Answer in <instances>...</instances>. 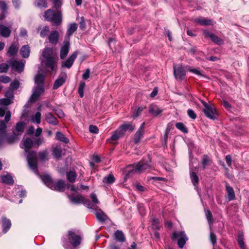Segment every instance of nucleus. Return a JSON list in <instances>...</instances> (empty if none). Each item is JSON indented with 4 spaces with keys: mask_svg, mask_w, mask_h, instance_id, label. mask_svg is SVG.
<instances>
[{
    "mask_svg": "<svg viewBox=\"0 0 249 249\" xmlns=\"http://www.w3.org/2000/svg\"><path fill=\"white\" fill-rule=\"evenodd\" d=\"M33 142L30 138H27L23 142V147L25 152H28V150L33 146ZM27 160L29 167L34 172L37 173V164L36 159V152L35 151H29L27 156Z\"/></svg>",
    "mask_w": 249,
    "mask_h": 249,
    "instance_id": "obj_1",
    "label": "nucleus"
},
{
    "mask_svg": "<svg viewBox=\"0 0 249 249\" xmlns=\"http://www.w3.org/2000/svg\"><path fill=\"white\" fill-rule=\"evenodd\" d=\"M152 226L154 229L159 230L160 226L159 225V220L154 218L152 220Z\"/></svg>",
    "mask_w": 249,
    "mask_h": 249,
    "instance_id": "obj_59",
    "label": "nucleus"
},
{
    "mask_svg": "<svg viewBox=\"0 0 249 249\" xmlns=\"http://www.w3.org/2000/svg\"><path fill=\"white\" fill-rule=\"evenodd\" d=\"M115 181V178L112 174H109L103 178V182L107 183H112Z\"/></svg>",
    "mask_w": 249,
    "mask_h": 249,
    "instance_id": "obj_45",
    "label": "nucleus"
},
{
    "mask_svg": "<svg viewBox=\"0 0 249 249\" xmlns=\"http://www.w3.org/2000/svg\"><path fill=\"white\" fill-rule=\"evenodd\" d=\"M9 65L6 63H2L0 65V73L7 72Z\"/></svg>",
    "mask_w": 249,
    "mask_h": 249,
    "instance_id": "obj_55",
    "label": "nucleus"
},
{
    "mask_svg": "<svg viewBox=\"0 0 249 249\" xmlns=\"http://www.w3.org/2000/svg\"><path fill=\"white\" fill-rule=\"evenodd\" d=\"M65 187V184L64 181L63 180L60 179L56 182H53V185L51 186V189L52 190L62 192L63 191Z\"/></svg>",
    "mask_w": 249,
    "mask_h": 249,
    "instance_id": "obj_15",
    "label": "nucleus"
},
{
    "mask_svg": "<svg viewBox=\"0 0 249 249\" xmlns=\"http://www.w3.org/2000/svg\"><path fill=\"white\" fill-rule=\"evenodd\" d=\"M172 238L173 240H178V247L182 249L188 238L184 231H175L172 233Z\"/></svg>",
    "mask_w": 249,
    "mask_h": 249,
    "instance_id": "obj_5",
    "label": "nucleus"
},
{
    "mask_svg": "<svg viewBox=\"0 0 249 249\" xmlns=\"http://www.w3.org/2000/svg\"><path fill=\"white\" fill-rule=\"evenodd\" d=\"M188 71H189L191 72H193V73L196 74V75L205 77V75H204V74H203L202 73L201 71H199L197 69L188 68Z\"/></svg>",
    "mask_w": 249,
    "mask_h": 249,
    "instance_id": "obj_53",
    "label": "nucleus"
},
{
    "mask_svg": "<svg viewBox=\"0 0 249 249\" xmlns=\"http://www.w3.org/2000/svg\"><path fill=\"white\" fill-rule=\"evenodd\" d=\"M135 125L131 123H124L119 128L121 129V131L123 132V134L124 135L127 130L132 131L135 129Z\"/></svg>",
    "mask_w": 249,
    "mask_h": 249,
    "instance_id": "obj_23",
    "label": "nucleus"
},
{
    "mask_svg": "<svg viewBox=\"0 0 249 249\" xmlns=\"http://www.w3.org/2000/svg\"><path fill=\"white\" fill-rule=\"evenodd\" d=\"M176 127L184 133L188 132V129L185 127V125L182 123H177L176 124Z\"/></svg>",
    "mask_w": 249,
    "mask_h": 249,
    "instance_id": "obj_44",
    "label": "nucleus"
},
{
    "mask_svg": "<svg viewBox=\"0 0 249 249\" xmlns=\"http://www.w3.org/2000/svg\"><path fill=\"white\" fill-rule=\"evenodd\" d=\"M67 78V74L65 72L61 73L55 80L53 89H56L62 86L66 82Z\"/></svg>",
    "mask_w": 249,
    "mask_h": 249,
    "instance_id": "obj_10",
    "label": "nucleus"
},
{
    "mask_svg": "<svg viewBox=\"0 0 249 249\" xmlns=\"http://www.w3.org/2000/svg\"><path fill=\"white\" fill-rule=\"evenodd\" d=\"M206 216L209 224L211 225L213 223V219L212 213L210 210H207L206 212Z\"/></svg>",
    "mask_w": 249,
    "mask_h": 249,
    "instance_id": "obj_52",
    "label": "nucleus"
},
{
    "mask_svg": "<svg viewBox=\"0 0 249 249\" xmlns=\"http://www.w3.org/2000/svg\"><path fill=\"white\" fill-rule=\"evenodd\" d=\"M204 34L207 37H209L214 43L218 45H221L223 43V40L213 33L206 30L204 31Z\"/></svg>",
    "mask_w": 249,
    "mask_h": 249,
    "instance_id": "obj_13",
    "label": "nucleus"
},
{
    "mask_svg": "<svg viewBox=\"0 0 249 249\" xmlns=\"http://www.w3.org/2000/svg\"><path fill=\"white\" fill-rule=\"evenodd\" d=\"M187 114L190 118L193 120L195 119L196 118V113H195L194 110H193L191 109H188Z\"/></svg>",
    "mask_w": 249,
    "mask_h": 249,
    "instance_id": "obj_60",
    "label": "nucleus"
},
{
    "mask_svg": "<svg viewBox=\"0 0 249 249\" xmlns=\"http://www.w3.org/2000/svg\"><path fill=\"white\" fill-rule=\"evenodd\" d=\"M44 91V88L42 85L36 86L33 90V93L29 101L31 102L36 101L42 93Z\"/></svg>",
    "mask_w": 249,
    "mask_h": 249,
    "instance_id": "obj_8",
    "label": "nucleus"
},
{
    "mask_svg": "<svg viewBox=\"0 0 249 249\" xmlns=\"http://www.w3.org/2000/svg\"><path fill=\"white\" fill-rule=\"evenodd\" d=\"M59 33L57 31H53L48 36L49 42L53 45L57 44L59 39Z\"/></svg>",
    "mask_w": 249,
    "mask_h": 249,
    "instance_id": "obj_18",
    "label": "nucleus"
},
{
    "mask_svg": "<svg viewBox=\"0 0 249 249\" xmlns=\"http://www.w3.org/2000/svg\"><path fill=\"white\" fill-rule=\"evenodd\" d=\"M77 54L78 53L77 52L73 53L70 56L67 60L63 61L62 63L61 67L62 68H70L76 58Z\"/></svg>",
    "mask_w": 249,
    "mask_h": 249,
    "instance_id": "obj_11",
    "label": "nucleus"
},
{
    "mask_svg": "<svg viewBox=\"0 0 249 249\" xmlns=\"http://www.w3.org/2000/svg\"><path fill=\"white\" fill-rule=\"evenodd\" d=\"M174 75L176 79L182 80L185 76V71L181 65H175L173 67Z\"/></svg>",
    "mask_w": 249,
    "mask_h": 249,
    "instance_id": "obj_9",
    "label": "nucleus"
},
{
    "mask_svg": "<svg viewBox=\"0 0 249 249\" xmlns=\"http://www.w3.org/2000/svg\"><path fill=\"white\" fill-rule=\"evenodd\" d=\"M67 178L70 182H73L76 178V174L73 171H70L67 174Z\"/></svg>",
    "mask_w": 249,
    "mask_h": 249,
    "instance_id": "obj_42",
    "label": "nucleus"
},
{
    "mask_svg": "<svg viewBox=\"0 0 249 249\" xmlns=\"http://www.w3.org/2000/svg\"><path fill=\"white\" fill-rule=\"evenodd\" d=\"M115 239L117 241L124 242L125 240V236L123 232L121 231H117L114 233Z\"/></svg>",
    "mask_w": 249,
    "mask_h": 249,
    "instance_id": "obj_33",
    "label": "nucleus"
},
{
    "mask_svg": "<svg viewBox=\"0 0 249 249\" xmlns=\"http://www.w3.org/2000/svg\"><path fill=\"white\" fill-rule=\"evenodd\" d=\"M121 131V129L119 127L117 130L114 131L111 137L107 139V141L108 142H111L112 141L118 140L120 138L124 135L123 132Z\"/></svg>",
    "mask_w": 249,
    "mask_h": 249,
    "instance_id": "obj_20",
    "label": "nucleus"
},
{
    "mask_svg": "<svg viewBox=\"0 0 249 249\" xmlns=\"http://www.w3.org/2000/svg\"><path fill=\"white\" fill-rule=\"evenodd\" d=\"M41 113L40 112H37L35 116L32 118L33 122H36L37 124L40 123Z\"/></svg>",
    "mask_w": 249,
    "mask_h": 249,
    "instance_id": "obj_50",
    "label": "nucleus"
},
{
    "mask_svg": "<svg viewBox=\"0 0 249 249\" xmlns=\"http://www.w3.org/2000/svg\"><path fill=\"white\" fill-rule=\"evenodd\" d=\"M203 112L207 117L212 120H214L216 118V110L214 108H213L212 107H210V110H208L207 111L203 110Z\"/></svg>",
    "mask_w": 249,
    "mask_h": 249,
    "instance_id": "obj_22",
    "label": "nucleus"
},
{
    "mask_svg": "<svg viewBox=\"0 0 249 249\" xmlns=\"http://www.w3.org/2000/svg\"><path fill=\"white\" fill-rule=\"evenodd\" d=\"M68 238L69 242L73 247H76L80 245L81 241V237L80 235L75 233L72 231H68Z\"/></svg>",
    "mask_w": 249,
    "mask_h": 249,
    "instance_id": "obj_6",
    "label": "nucleus"
},
{
    "mask_svg": "<svg viewBox=\"0 0 249 249\" xmlns=\"http://www.w3.org/2000/svg\"><path fill=\"white\" fill-rule=\"evenodd\" d=\"M70 48V42L68 41H65L60 50V57L61 59L65 58L67 55Z\"/></svg>",
    "mask_w": 249,
    "mask_h": 249,
    "instance_id": "obj_16",
    "label": "nucleus"
},
{
    "mask_svg": "<svg viewBox=\"0 0 249 249\" xmlns=\"http://www.w3.org/2000/svg\"><path fill=\"white\" fill-rule=\"evenodd\" d=\"M0 33L2 36L8 37L11 33V30L9 27L0 24Z\"/></svg>",
    "mask_w": 249,
    "mask_h": 249,
    "instance_id": "obj_27",
    "label": "nucleus"
},
{
    "mask_svg": "<svg viewBox=\"0 0 249 249\" xmlns=\"http://www.w3.org/2000/svg\"><path fill=\"white\" fill-rule=\"evenodd\" d=\"M12 102L11 99L6 98L0 99V105H1V106L7 107V106L11 104Z\"/></svg>",
    "mask_w": 249,
    "mask_h": 249,
    "instance_id": "obj_49",
    "label": "nucleus"
},
{
    "mask_svg": "<svg viewBox=\"0 0 249 249\" xmlns=\"http://www.w3.org/2000/svg\"><path fill=\"white\" fill-rule=\"evenodd\" d=\"M1 179L2 182L4 183L12 184L14 182L12 176L9 174L2 176L1 177Z\"/></svg>",
    "mask_w": 249,
    "mask_h": 249,
    "instance_id": "obj_39",
    "label": "nucleus"
},
{
    "mask_svg": "<svg viewBox=\"0 0 249 249\" xmlns=\"http://www.w3.org/2000/svg\"><path fill=\"white\" fill-rule=\"evenodd\" d=\"M25 61L23 60L17 61L16 60L10 59L9 61V64L12 69L18 73L21 72L24 68Z\"/></svg>",
    "mask_w": 249,
    "mask_h": 249,
    "instance_id": "obj_7",
    "label": "nucleus"
},
{
    "mask_svg": "<svg viewBox=\"0 0 249 249\" xmlns=\"http://www.w3.org/2000/svg\"><path fill=\"white\" fill-rule=\"evenodd\" d=\"M194 21L200 25L202 26L211 25L213 24V21L212 20L203 17L196 18L195 19Z\"/></svg>",
    "mask_w": 249,
    "mask_h": 249,
    "instance_id": "obj_21",
    "label": "nucleus"
},
{
    "mask_svg": "<svg viewBox=\"0 0 249 249\" xmlns=\"http://www.w3.org/2000/svg\"><path fill=\"white\" fill-rule=\"evenodd\" d=\"M77 25L76 23H71L67 31V35L68 37H70L73 33L77 30Z\"/></svg>",
    "mask_w": 249,
    "mask_h": 249,
    "instance_id": "obj_38",
    "label": "nucleus"
},
{
    "mask_svg": "<svg viewBox=\"0 0 249 249\" xmlns=\"http://www.w3.org/2000/svg\"><path fill=\"white\" fill-rule=\"evenodd\" d=\"M42 56L46 68L50 69L51 71H54L57 67L58 59L53 49L45 48L43 51Z\"/></svg>",
    "mask_w": 249,
    "mask_h": 249,
    "instance_id": "obj_2",
    "label": "nucleus"
},
{
    "mask_svg": "<svg viewBox=\"0 0 249 249\" xmlns=\"http://www.w3.org/2000/svg\"><path fill=\"white\" fill-rule=\"evenodd\" d=\"M37 31L40 32V36L41 37L44 38L46 37L50 32V28L47 26H45L41 28L39 27L37 29Z\"/></svg>",
    "mask_w": 249,
    "mask_h": 249,
    "instance_id": "obj_32",
    "label": "nucleus"
},
{
    "mask_svg": "<svg viewBox=\"0 0 249 249\" xmlns=\"http://www.w3.org/2000/svg\"><path fill=\"white\" fill-rule=\"evenodd\" d=\"M82 203L87 206L88 208H92V205L91 204L90 201L88 199H86L84 198V200L83 201Z\"/></svg>",
    "mask_w": 249,
    "mask_h": 249,
    "instance_id": "obj_64",
    "label": "nucleus"
},
{
    "mask_svg": "<svg viewBox=\"0 0 249 249\" xmlns=\"http://www.w3.org/2000/svg\"><path fill=\"white\" fill-rule=\"evenodd\" d=\"M226 189L229 201L233 200L235 198V195L233 188L230 186L227 183L226 184Z\"/></svg>",
    "mask_w": 249,
    "mask_h": 249,
    "instance_id": "obj_24",
    "label": "nucleus"
},
{
    "mask_svg": "<svg viewBox=\"0 0 249 249\" xmlns=\"http://www.w3.org/2000/svg\"><path fill=\"white\" fill-rule=\"evenodd\" d=\"M45 120L47 123L53 125H56L58 123L57 118L50 112L46 113Z\"/></svg>",
    "mask_w": 249,
    "mask_h": 249,
    "instance_id": "obj_19",
    "label": "nucleus"
},
{
    "mask_svg": "<svg viewBox=\"0 0 249 249\" xmlns=\"http://www.w3.org/2000/svg\"><path fill=\"white\" fill-rule=\"evenodd\" d=\"M56 138L58 141L65 143H68L69 142V139L66 137L61 132H56Z\"/></svg>",
    "mask_w": 249,
    "mask_h": 249,
    "instance_id": "obj_36",
    "label": "nucleus"
},
{
    "mask_svg": "<svg viewBox=\"0 0 249 249\" xmlns=\"http://www.w3.org/2000/svg\"><path fill=\"white\" fill-rule=\"evenodd\" d=\"M210 161V158L206 155H204L203 157L202 160V164L203 167L205 168L207 165H208Z\"/></svg>",
    "mask_w": 249,
    "mask_h": 249,
    "instance_id": "obj_51",
    "label": "nucleus"
},
{
    "mask_svg": "<svg viewBox=\"0 0 249 249\" xmlns=\"http://www.w3.org/2000/svg\"><path fill=\"white\" fill-rule=\"evenodd\" d=\"M52 154L55 159H59L62 156V150L59 146H53Z\"/></svg>",
    "mask_w": 249,
    "mask_h": 249,
    "instance_id": "obj_25",
    "label": "nucleus"
},
{
    "mask_svg": "<svg viewBox=\"0 0 249 249\" xmlns=\"http://www.w3.org/2000/svg\"><path fill=\"white\" fill-rule=\"evenodd\" d=\"M44 18L46 20L55 25H59L62 22V14L59 10L56 11L51 9L47 10L44 13Z\"/></svg>",
    "mask_w": 249,
    "mask_h": 249,
    "instance_id": "obj_3",
    "label": "nucleus"
},
{
    "mask_svg": "<svg viewBox=\"0 0 249 249\" xmlns=\"http://www.w3.org/2000/svg\"><path fill=\"white\" fill-rule=\"evenodd\" d=\"M71 202L74 204L82 203L84 197L81 195L77 196H68Z\"/></svg>",
    "mask_w": 249,
    "mask_h": 249,
    "instance_id": "obj_29",
    "label": "nucleus"
},
{
    "mask_svg": "<svg viewBox=\"0 0 249 249\" xmlns=\"http://www.w3.org/2000/svg\"><path fill=\"white\" fill-rule=\"evenodd\" d=\"M144 134V132L138 130L135 134L134 137V142L135 143H139L141 139L142 138Z\"/></svg>",
    "mask_w": 249,
    "mask_h": 249,
    "instance_id": "obj_40",
    "label": "nucleus"
},
{
    "mask_svg": "<svg viewBox=\"0 0 249 249\" xmlns=\"http://www.w3.org/2000/svg\"><path fill=\"white\" fill-rule=\"evenodd\" d=\"M210 239L212 244L214 245L216 242V235L213 233L211 232L210 235Z\"/></svg>",
    "mask_w": 249,
    "mask_h": 249,
    "instance_id": "obj_62",
    "label": "nucleus"
},
{
    "mask_svg": "<svg viewBox=\"0 0 249 249\" xmlns=\"http://www.w3.org/2000/svg\"><path fill=\"white\" fill-rule=\"evenodd\" d=\"M19 48L18 44L17 42L12 43L8 49L7 55L10 57L15 56L17 55Z\"/></svg>",
    "mask_w": 249,
    "mask_h": 249,
    "instance_id": "obj_12",
    "label": "nucleus"
},
{
    "mask_svg": "<svg viewBox=\"0 0 249 249\" xmlns=\"http://www.w3.org/2000/svg\"><path fill=\"white\" fill-rule=\"evenodd\" d=\"M30 53V49L28 45H24L20 49V53L23 58H28Z\"/></svg>",
    "mask_w": 249,
    "mask_h": 249,
    "instance_id": "obj_30",
    "label": "nucleus"
},
{
    "mask_svg": "<svg viewBox=\"0 0 249 249\" xmlns=\"http://www.w3.org/2000/svg\"><path fill=\"white\" fill-rule=\"evenodd\" d=\"M190 176L192 183L196 188H197V184L199 181V178L197 175L194 171H190Z\"/></svg>",
    "mask_w": 249,
    "mask_h": 249,
    "instance_id": "obj_35",
    "label": "nucleus"
},
{
    "mask_svg": "<svg viewBox=\"0 0 249 249\" xmlns=\"http://www.w3.org/2000/svg\"><path fill=\"white\" fill-rule=\"evenodd\" d=\"M44 79V75L37 74L35 77V82L36 86L42 85L43 86Z\"/></svg>",
    "mask_w": 249,
    "mask_h": 249,
    "instance_id": "obj_37",
    "label": "nucleus"
},
{
    "mask_svg": "<svg viewBox=\"0 0 249 249\" xmlns=\"http://www.w3.org/2000/svg\"><path fill=\"white\" fill-rule=\"evenodd\" d=\"M238 243L241 249H245L244 235L242 232L238 233Z\"/></svg>",
    "mask_w": 249,
    "mask_h": 249,
    "instance_id": "obj_41",
    "label": "nucleus"
},
{
    "mask_svg": "<svg viewBox=\"0 0 249 249\" xmlns=\"http://www.w3.org/2000/svg\"><path fill=\"white\" fill-rule=\"evenodd\" d=\"M48 155V151L46 150L41 151L38 153V156H39V159L42 161L45 160H48V159H47Z\"/></svg>",
    "mask_w": 249,
    "mask_h": 249,
    "instance_id": "obj_46",
    "label": "nucleus"
},
{
    "mask_svg": "<svg viewBox=\"0 0 249 249\" xmlns=\"http://www.w3.org/2000/svg\"><path fill=\"white\" fill-rule=\"evenodd\" d=\"M0 9L1 10V13L0 15V20L5 18L7 9V4L5 1H0Z\"/></svg>",
    "mask_w": 249,
    "mask_h": 249,
    "instance_id": "obj_28",
    "label": "nucleus"
},
{
    "mask_svg": "<svg viewBox=\"0 0 249 249\" xmlns=\"http://www.w3.org/2000/svg\"><path fill=\"white\" fill-rule=\"evenodd\" d=\"M36 5L40 8H47V2L45 0H36Z\"/></svg>",
    "mask_w": 249,
    "mask_h": 249,
    "instance_id": "obj_47",
    "label": "nucleus"
},
{
    "mask_svg": "<svg viewBox=\"0 0 249 249\" xmlns=\"http://www.w3.org/2000/svg\"><path fill=\"white\" fill-rule=\"evenodd\" d=\"M142 110H143V107H139L137 109V110H136L135 113L133 114L132 116H133V118L135 119V118H137L138 116H139L140 115V114H141Z\"/></svg>",
    "mask_w": 249,
    "mask_h": 249,
    "instance_id": "obj_58",
    "label": "nucleus"
},
{
    "mask_svg": "<svg viewBox=\"0 0 249 249\" xmlns=\"http://www.w3.org/2000/svg\"><path fill=\"white\" fill-rule=\"evenodd\" d=\"M0 81L3 83H8L10 81V78L7 76H0Z\"/></svg>",
    "mask_w": 249,
    "mask_h": 249,
    "instance_id": "obj_63",
    "label": "nucleus"
},
{
    "mask_svg": "<svg viewBox=\"0 0 249 249\" xmlns=\"http://www.w3.org/2000/svg\"><path fill=\"white\" fill-rule=\"evenodd\" d=\"M26 124L23 122L18 123L16 125V130L18 133H22L23 132L25 127Z\"/></svg>",
    "mask_w": 249,
    "mask_h": 249,
    "instance_id": "obj_43",
    "label": "nucleus"
},
{
    "mask_svg": "<svg viewBox=\"0 0 249 249\" xmlns=\"http://www.w3.org/2000/svg\"><path fill=\"white\" fill-rule=\"evenodd\" d=\"M85 87V82H81L80 83L78 92L79 94V96L81 98H82L84 96V89Z\"/></svg>",
    "mask_w": 249,
    "mask_h": 249,
    "instance_id": "obj_48",
    "label": "nucleus"
},
{
    "mask_svg": "<svg viewBox=\"0 0 249 249\" xmlns=\"http://www.w3.org/2000/svg\"><path fill=\"white\" fill-rule=\"evenodd\" d=\"M96 218L101 222H105L107 218V215L101 210H97L95 212Z\"/></svg>",
    "mask_w": 249,
    "mask_h": 249,
    "instance_id": "obj_26",
    "label": "nucleus"
},
{
    "mask_svg": "<svg viewBox=\"0 0 249 249\" xmlns=\"http://www.w3.org/2000/svg\"><path fill=\"white\" fill-rule=\"evenodd\" d=\"M19 83L18 80H15L10 84V88L12 89H17L18 88Z\"/></svg>",
    "mask_w": 249,
    "mask_h": 249,
    "instance_id": "obj_57",
    "label": "nucleus"
},
{
    "mask_svg": "<svg viewBox=\"0 0 249 249\" xmlns=\"http://www.w3.org/2000/svg\"><path fill=\"white\" fill-rule=\"evenodd\" d=\"M1 221L2 231L4 233H5L10 229L11 227V222L10 219L7 218L5 216H2L1 217Z\"/></svg>",
    "mask_w": 249,
    "mask_h": 249,
    "instance_id": "obj_17",
    "label": "nucleus"
},
{
    "mask_svg": "<svg viewBox=\"0 0 249 249\" xmlns=\"http://www.w3.org/2000/svg\"><path fill=\"white\" fill-rule=\"evenodd\" d=\"M132 169L128 172L129 174L140 173L150 169L151 167L150 162L142 160L136 164L131 165Z\"/></svg>",
    "mask_w": 249,
    "mask_h": 249,
    "instance_id": "obj_4",
    "label": "nucleus"
},
{
    "mask_svg": "<svg viewBox=\"0 0 249 249\" xmlns=\"http://www.w3.org/2000/svg\"><path fill=\"white\" fill-rule=\"evenodd\" d=\"M149 112L154 116H157L161 113L162 110L158 107L151 105L149 108Z\"/></svg>",
    "mask_w": 249,
    "mask_h": 249,
    "instance_id": "obj_34",
    "label": "nucleus"
},
{
    "mask_svg": "<svg viewBox=\"0 0 249 249\" xmlns=\"http://www.w3.org/2000/svg\"><path fill=\"white\" fill-rule=\"evenodd\" d=\"M6 128V124L2 121H0V133L4 134Z\"/></svg>",
    "mask_w": 249,
    "mask_h": 249,
    "instance_id": "obj_61",
    "label": "nucleus"
},
{
    "mask_svg": "<svg viewBox=\"0 0 249 249\" xmlns=\"http://www.w3.org/2000/svg\"><path fill=\"white\" fill-rule=\"evenodd\" d=\"M41 178L43 182L51 189V186L53 185V181L52 180L51 177L48 175H44L41 177Z\"/></svg>",
    "mask_w": 249,
    "mask_h": 249,
    "instance_id": "obj_31",
    "label": "nucleus"
},
{
    "mask_svg": "<svg viewBox=\"0 0 249 249\" xmlns=\"http://www.w3.org/2000/svg\"><path fill=\"white\" fill-rule=\"evenodd\" d=\"M89 131L93 134H97L99 132V129L97 126L94 125H90L89 126Z\"/></svg>",
    "mask_w": 249,
    "mask_h": 249,
    "instance_id": "obj_56",
    "label": "nucleus"
},
{
    "mask_svg": "<svg viewBox=\"0 0 249 249\" xmlns=\"http://www.w3.org/2000/svg\"><path fill=\"white\" fill-rule=\"evenodd\" d=\"M53 8L56 10H58L62 4V0H53Z\"/></svg>",
    "mask_w": 249,
    "mask_h": 249,
    "instance_id": "obj_54",
    "label": "nucleus"
},
{
    "mask_svg": "<svg viewBox=\"0 0 249 249\" xmlns=\"http://www.w3.org/2000/svg\"><path fill=\"white\" fill-rule=\"evenodd\" d=\"M8 107L6 106H0V117H2L5 114V122L7 123L11 118V112L8 110Z\"/></svg>",
    "mask_w": 249,
    "mask_h": 249,
    "instance_id": "obj_14",
    "label": "nucleus"
}]
</instances>
